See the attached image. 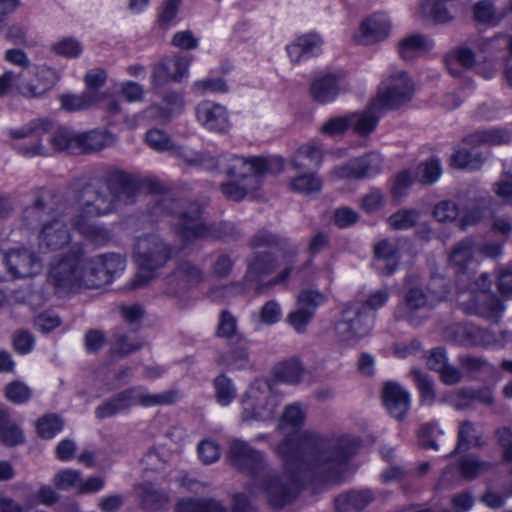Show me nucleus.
Returning <instances> with one entry per match:
<instances>
[{
	"label": "nucleus",
	"mask_w": 512,
	"mask_h": 512,
	"mask_svg": "<svg viewBox=\"0 0 512 512\" xmlns=\"http://www.w3.org/2000/svg\"><path fill=\"white\" fill-rule=\"evenodd\" d=\"M358 444L356 438L344 434L328 437L304 431L287 436L276 447L284 465L281 476L266 472L263 455L241 440L231 442L229 455L237 469L252 476L250 494L264 495L273 506L282 507L293 499L306 475L339 481Z\"/></svg>",
	"instance_id": "f257e3e1"
},
{
	"label": "nucleus",
	"mask_w": 512,
	"mask_h": 512,
	"mask_svg": "<svg viewBox=\"0 0 512 512\" xmlns=\"http://www.w3.org/2000/svg\"><path fill=\"white\" fill-rule=\"evenodd\" d=\"M125 267L126 261L120 254L108 253L86 258L80 253H73L51 266L48 281L59 292L100 288L110 284Z\"/></svg>",
	"instance_id": "f03ea898"
},
{
	"label": "nucleus",
	"mask_w": 512,
	"mask_h": 512,
	"mask_svg": "<svg viewBox=\"0 0 512 512\" xmlns=\"http://www.w3.org/2000/svg\"><path fill=\"white\" fill-rule=\"evenodd\" d=\"M135 188L126 182H114L99 187L87 186L79 196V212L73 219V226L86 239L101 244L110 234L92 218L112 212L120 204L134 202Z\"/></svg>",
	"instance_id": "7ed1b4c3"
},
{
	"label": "nucleus",
	"mask_w": 512,
	"mask_h": 512,
	"mask_svg": "<svg viewBox=\"0 0 512 512\" xmlns=\"http://www.w3.org/2000/svg\"><path fill=\"white\" fill-rule=\"evenodd\" d=\"M170 253V248L157 234L138 237L134 245V257L139 271L131 280V287L141 288L148 284L153 278V271L167 262Z\"/></svg>",
	"instance_id": "20e7f679"
},
{
	"label": "nucleus",
	"mask_w": 512,
	"mask_h": 512,
	"mask_svg": "<svg viewBox=\"0 0 512 512\" xmlns=\"http://www.w3.org/2000/svg\"><path fill=\"white\" fill-rule=\"evenodd\" d=\"M207 154L216 163L210 170L221 167L229 177L240 181L258 183L259 175L266 172L278 173L284 167V160L278 156L245 158L237 155H224L220 159H215L209 153Z\"/></svg>",
	"instance_id": "39448f33"
},
{
	"label": "nucleus",
	"mask_w": 512,
	"mask_h": 512,
	"mask_svg": "<svg viewBox=\"0 0 512 512\" xmlns=\"http://www.w3.org/2000/svg\"><path fill=\"white\" fill-rule=\"evenodd\" d=\"M281 398L266 381H255L241 398V419L244 422H266L274 419Z\"/></svg>",
	"instance_id": "423d86ee"
},
{
	"label": "nucleus",
	"mask_w": 512,
	"mask_h": 512,
	"mask_svg": "<svg viewBox=\"0 0 512 512\" xmlns=\"http://www.w3.org/2000/svg\"><path fill=\"white\" fill-rule=\"evenodd\" d=\"M375 322V312L367 309L365 304H349L335 324L337 341L345 347H354L369 335Z\"/></svg>",
	"instance_id": "0eeeda50"
},
{
	"label": "nucleus",
	"mask_w": 512,
	"mask_h": 512,
	"mask_svg": "<svg viewBox=\"0 0 512 512\" xmlns=\"http://www.w3.org/2000/svg\"><path fill=\"white\" fill-rule=\"evenodd\" d=\"M492 280L487 273L480 275L467 291H461L458 302L467 313L478 314L489 319H498L504 312V305L490 295Z\"/></svg>",
	"instance_id": "6e6552de"
},
{
	"label": "nucleus",
	"mask_w": 512,
	"mask_h": 512,
	"mask_svg": "<svg viewBox=\"0 0 512 512\" xmlns=\"http://www.w3.org/2000/svg\"><path fill=\"white\" fill-rule=\"evenodd\" d=\"M176 399V393L166 391L159 394H151L144 387H136L119 393L109 401L97 407L95 414L99 419L111 417L125 409L140 404L145 407L169 404Z\"/></svg>",
	"instance_id": "1a4fd4ad"
},
{
	"label": "nucleus",
	"mask_w": 512,
	"mask_h": 512,
	"mask_svg": "<svg viewBox=\"0 0 512 512\" xmlns=\"http://www.w3.org/2000/svg\"><path fill=\"white\" fill-rule=\"evenodd\" d=\"M414 83L404 70L390 68L387 77L382 81L378 93L373 98V107L393 108L412 98Z\"/></svg>",
	"instance_id": "9d476101"
},
{
	"label": "nucleus",
	"mask_w": 512,
	"mask_h": 512,
	"mask_svg": "<svg viewBox=\"0 0 512 512\" xmlns=\"http://www.w3.org/2000/svg\"><path fill=\"white\" fill-rule=\"evenodd\" d=\"M41 269V261L28 249L0 250V280L33 277Z\"/></svg>",
	"instance_id": "9b49d317"
},
{
	"label": "nucleus",
	"mask_w": 512,
	"mask_h": 512,
	"mask_svg": "<svg viewBox=\"0 0 512 512\" xmlns=\"http://www.w3.org/2000/svg\"><path fill=\"white\" fill-rule=\"evenodd\" d=\"M147 145L155 151H172L191 166L211 169L216 163L207 152H195L188 148L175 147L169 136L162 130L151 129L146 133Z\"/></svg>",
	"instance_id": "f8f14e48"
},
{
	"label": "nucleus",
	"mask_w": 512,
	"mask_h": 512,
	"mask_svg": "<svg viewBox=\"0 0 512 512\" xmlns=\"http://www.w3.org/2000/svg\"><path fill=\"white\" fill-rule=\"evenodd\" d=\"M410 256V245L403 239H382L374 246V268L382 275H391L405 257Z\"/></svg>",
	"instance_id": "ddd939ff"
},
{
	"label": "nucleus",
	"mask_w": 512,
	"mask_h": 512,
	"mask_svg": "<svg viewBox=\"0 0 512 512\" xmlns=\"http://www.w3.org/2000/svg\"><path fill=\"white\" fill-rule=\"evenodd\" d=\"M21 85H17V92L28 98H38L43 96L58 82L60 75L58 72L47 66H38L29 70H23Z\"/></svg>",
	"instance_id": "4468645a"
},
{
	"label": "nucleus",
	"mask_w": 512,
	"mask_h": 512,
	"mask_svg": "<svg viewBox=\"0 0 512 512\" xmlns=\"http://www.w3.org/2000/svg\"><path fill=\"white\" fill-rule=\"evenodd\" d=\"M383 169V159L376 152L355 158L348 163L335 167L330 176L332 180L362 179L379 174Z\"/></svg>",
	"instance_id": "2eb2a0df"
},
{
	"label": "nucleus",
	"mask_w": 512,
	"mask_h": 512,
	"mask_svg": "<svg viewBox=\"0 0 512 512\" xmlns=\"http://www.w3.org/2000/svg\"><path fill=\"white\" fill-rule=\"evenodd\" d=\"M473 45L484 58L483 63L477 66L478 73L485 79L494 78L498 72L496 59L501 53L506 52L505 33L476 38Z\"/></svg>",
	"instance_id": "dca6fc26"
},
{
	"label": "nucleus",
	"mask_w": 512,
	"mask_h": 512,
	"mask_svg": "<svg viewBox=\"0 0 512 512\" xmlns=\"http://www.w3.org/2000/svg\"><path fill=\"white\" fill-rule=\"evenodd\" d=\"M327 297L316 290H304L297 297V305L288 316L287 321L297 333H303L312 320L317 307L323 305Z\"/></svg>",
	"instance_id": "f3484780"
},
{
	"label": "nucleus",
	"mask_w": 512,
	"mask_h": 512,
	"mask_svg": "<svg viewBox=\"0 0 512 512\" xmlns=\"http://www.w3.org/2000/svg\"><path fill=\"white\" fill-rule=\"evenodd\" d=\"M176 231L186 243L222 237L218 227L206 226L201 221L199 207L193 208L191 212H184L179 216Z\"/></svg>",
	"instance_id": "a211bd4d"
},
{
	"label": "nucleus",
	"mask_w": 512,
	"mask_h": 512,
	"mask_svg": "<svg viewBox=\"0 0 512 512\" xmlns=\"http://www.w3.org/2000/svg\"><path fill=\"white\" fill-rule=\"evenodd\" d=\"M391 29L390 17L384 12H375L361 21L354 39L362 45H373L387 39Z\"/></svg>",
	"instance_id": "6ab92c4d"
},
{
	"label": "nucleus",
	"mask_w": 512,
	"mask_h": 512,
	"mask_svg": "<svg viewBox=\"0 0 512 512\" xmlns=\"http://www.w3.org/2000/svg\"><path fill=\"white\" fill-rule=\"evenodd\" d=\"M71 241L70 230L58 212L44 221L38 235L39 248L42 250H58Z\"/></svg>",
	"instance_id": "aec40b11"
},
{
	"label": "nucleus",
	"mask_w": 512,
	"mask_h": 512,
	"mask_svg": "<svg viewBox=\"0 0 512 512\" xmlns=\"http://www.w3.org/2000/svg\"><path fill=\"white\" fill-rule=\"evenodd\" d=\"M191 58L173 54L164 57L158 64L155 65L152 72V83L159 87L169 81L180 82L189 75V67Z\"/></svg>",
	"instance_id": "412c9836"
},
{
	"label": "nucleus",
	"mask_w": 512,
	"mask_h": 512,
	"mask_svg": "<svg viewBox=\"0 0 512 512\" xmlns=\"http://www.w3.org/2000/svg\"><path fill=\"white\" fill-rule=\"evenodd\" d=\"M427 309L428 299L424 290L419 286H411L403 301L398 304L395 315L412 325H419L425 318Z\"/></svg>",
	"instance_id": "4be33fe9"
},
{
	"label": "nucleus",
	"mask_w": 512,
	"mask_h": 512,
	"mask_svg": "<svg viewBox=\"0 0 512 512\" xmlns=\"http://www.w3.org/2000/svg\"><path fill=\"white\" fill-rule=\"evenodd\" d=\"M195 115L199 124L207 130L222 133L230 127L226 107L213 101H201L195 108Z\"/></svg>",
	"instance_id": "5701e85b"
},
{
	"label": "nucleus",
	"mask_w": 512,
	"mask_h": 512,
	"mask_svg": "<svg viewBox=\"0 0 512 512\" xmlns=\"http://www.w3.org/2000/svg\"><path fill=\"white\" fill-rule=\"evenodd\" d=\"M449 264L454 267L459 274L458 281L469 277V271L478 263L476 240L473 238H465L456 243L449 255Z\"/></svg>",
	"instance_id": "b1692460"
},
{
	"label": "nucleus",
	"mask_w": 512,
	"mask_h": 512,
	"mask_svg": "<svg viewBox=\"0 0 512 512\" xmlns=\"http://www.w3.org/2000/svg\"><path fill=\"white\" fill-rule=\"evenodd\" d=\"M382 398L385 408L396 419L404 418L410 409L411 395L397 382L384 384Z\"/></svg>",
	"instance_id": "393cba45"
},
{
	"label": "nucleus",
	"mask_w": 512,
	"mask_h": 512,
	"mask_svg": "<svg viewBox=\"0 0 512 512\" xmlns=\"http://www.w3.org/2000/svg\"><path fill=\"white\" fill-rule=\"evenodd\" d=\"M202 277L203 273L200 268L188 261L180 262L173 273L168 277V293L177 295L198 285Z\"/></svg>",
	"instance_id": "a878e982"
},
{
	"label": "nucleus",
	"mask_w": 512,
	"mask_h": 512,
	"mask_svg": "<svg viewBox=\"0 0 512 512\" xmlns=\"http://www.w3.org/2000/svg\"><path fill=\"white\" fill-rule=\"evenodd\" d=\"M217 363L229 371L246 370L252 367L249 343L242 337L230 345L227 352L219 353Z\"/></svg>",
	"instance_id": "bb28decb"
},
{
	"label": "nucleus",
	"mask_w": 512,
	"mask_h": 512,
	"mask_svg": "<svg viewBox=\"0 0 512 512\" xmlns=\"http://www.w3.org/2000/svg\"><path fill=\"white\" fill-rule=\"evenodd\" d=\"M322 40L317 34H306L297 37L286 50L290 60L299 63L316 56L321 51Z\"/></svg>",
	"instance_id": "cd10ccee"
},
{
	"label": "nucleus",
	"mask_w": 512,
	"mask_h": 512,
	"mask_svg": "<svg viewBox=\"0 0 512 512\" xmlns=\"http://www.w3.org/2000/svg\"><path fill=\"white\" fill-rule=\"evenodd\" d=\"M99 100L100 93L94 89H86L81 93L66 92L59 96L60 108L68 113L87 111Z\"/></svg>",
	"instance_id": "c85d7f7f"
},
{
	"label": "nucleus",
	"mask_w": 512,
	"mask_h": 512,
	"mask_svg": "<svg viewBox=\"0 0 512 512\" xmlns=\"http://www.w3.org/2000/svg\"><path fill=\"white\" fill-rule=\"evenodd\" d=\"M341 91V79L334 74L318 77L310 84V95L318 103L334 101Z\"/></svg>",
	"instance_id": "c756f323"
},
{
	"label": "nucleus",
	"mask_w": 512,
	"mask_h": 512,
	"mask_svg": "<svg viewBox=\"0 0 512 512\" xmlns=\"http://www.w3.org/2000/svg\"><path fill=\"white\" fill-rule=\"evenodd\" d=\"M433 45V41L422 34H409L398 42V53L404 60H413L426 54Z\"/></svg>",
	"instance_id": "7c9ffc66"
},
{
	"label": "nucleus",
	"mask_w": 512,
	"mask_h": 512,
	"mask_svg": "<svg viewBox=\"0 0 512 512\" xmlns=\"http://www.w3.org/2000/svg\"><path fill=\"white\" fill-rule=\"evenodd\" d=\"M115 142L113 134L106 130H92L89 132L78 133L77 140L73 145L77 148L78 153L98 151L105 147L111 146Z\"/></svg>",
	"instance_id": "2f4dec72"
},
{
	"label": "nucleus",
	"mask_w": 512,
	"mask_h": 512,
	"mask_svg": "<svg viewBox=\"0 0 512 512\" xmlns=\"http://www.w3.org/2000/svg\"><path fill=\"white\" fill-rule=\"evenodd\" d=\"M322 159V149L316 143L308 142L298 147L290 159V164L296 170L319 168Z\"/></svg>",
	"instance_id": "473e14b6"
},
{
	"label": "nucleus",
	"mask_w": 512,
	"mask_h": 512,
	"mask_svg": "<svg viewBox=\"0 0 512 512\" xmlns=\"http://www.w3.org/2000/svg\"><path fill=\"white\" fill-rule=\"evenodd\" d=\"M384 109L380 105L373 107L372 100L365 111L349 114L351 129L360 135L370 134L376 128L380 112Z\"/></svg>",
	"instance_id": "72a5a7b5"
},
{
	"label": "nucleus",
	"mask_w": 512,
	"mask_h": 512,
	"mask_svg": "<svg viewBox=\"0 0 512 512\" xmlns=\"http://www.w3.org/2000/svg\"><path fill=\"white\" fill-rule=\"evenodd\" d=\"M164 108L153 105L146 110L147 117L167 120L183 111L185 100L182 93H169L165 96Z\"/></svg>",
	"instance_id": "f704fd0d"
},
{
	"label": "nucleus",
	"mask_w": 512,
	"mask_h": 512,
	"mask_svg": "<svg viewBox=\"0 0 512 512\" xmlns=\"http://www.w3.org/2000/svg\"><path fill=\"white\" fill-rule=\"evenodd\" d=\"M512 134L510 131L503 128H489L484 130H478L468 135L465 138L467 144H489V145H501L510 142Z\"/></svg>",
	"instance_id": "c9c22d12"
},
{
	"label": "nucleus",
	"mask_w": 512,
	"mask_h": 512,
	"mask_svg": "<svg viewBox=\"0 0 512 512\" xmlns=\"http://www.w3.org/2000/svg\"><path fill=\"white\" fill-rule=\"evenodd\" d=\"M451 403L458 409L465 408L473 402L491 405L494 402L492 391L488 388L479 390L463 389L453 396Z\"/></svg>",
	"instance_id": "e433bc0d"
},
{
	"label": "nucleus",
	"mask_w": 512,
	"mask_h": 512,
	"mask_svg": "<svg viewBox=\"0 0 512 512\" xmlns=\"http://www.w3.org/2000/svg\"><path fill=\"white\" fill-rule=\"evenodd\" d=\"M322 186V179L314 172L301 173L290 180V188L304 196L320 193Z\"/></svg>",
	"instance_id": "4c0bfd02"
},
{
	"label": "nucleus",
	"mask_w": 512,
	"mask_h": 512,
	"mask_svg": "<svg viewBox=\"0 0 512 512\" xmlns=\"http://www.w3.org/2000/svg\"><path fill=\"white\" fill-rule=\"evenodd\" d=\"M489 199H480L470 202L460 215L462 228L476 225L489 215Z\"/></svg>",
	"instance_id": "58836bf2"
},
{
	"label": "nucleus",
	"mask_w": 512,
	"mask_h": 512,
	"mask_svg": "<svg viewBox=\"0 0 512 512\" xmlns=\"http://www.w3.org/2000/svg\"><path fill=\"white\" fill-rule=\"evenodd\" d=\"M176 512H226V509L213 499L183 498L175 507Z\"/></svg>",
	"instance_id": "ea45409f"
},
{
	"label": "nucleus",
	"mask_w": 512,
	"mask_h": 512,
	"mask_svg": "<svg viewBox=\"0 0 512 512\" xmlns=\"http://www.w3.org/2000/svg\"><path fill=\"white\" fill-rule=\"evenodd\" d=\"M483 445L482 430L470 421H463L458 427V450H468L471 447Z\"/></svg>",
	"instance_id": "a19ab883"
},
{
	"label": "nucleus",
	"mask_w": 512,
	"mask_h": 512,
	"mask_svg": "<svg viewBox=\"0 0 512 512\" xmlns=\"http://www.w3.org/2000/svg\"><path fill=\"white\" fill-rule=\"evenodd\" d=\"M53 127L51 121L47 119H34L21 128L8 129V135L11 139L19 140L28 137H41L48 133Z\"/></svg>",
	"instance_id": "79ce46f5"
},
{
	"label": "nucleus",
	"mask_w": 512,
	"mask_h": 512,
	"mask_svg": "<svg viewBox=\"0 0 512 512\" xmlns=\"http://www.w3.org/2000/svg\"><path fill=\"white\" fill-rule=\"evenodd\" d=\"M372 500L373 495L369 490L352 491L339 496L336 499V506L341 511L361 510Z\"/></svg>",
	"instance_id": "37998d69"
},
{
	"label": "nucleus",
	"mask_w": 512,
	"mask_h": 512,
	"mask_svg": "<svg viewBox=\"0 0 512 512\" xmlns=\"http://www.w3.org/2000/svg\"><path fill=\"white\" fill-rule=\"evenodd\" d=\"M0 440L7 446H15L24 441V435L17 425L12 423L6 412L0 407Z\"/></svg>",
	"instance_id": "c03bdc74"
},
{
	"label": "nucleus",
	"mask_w": 512,
	"mask_h": 512,
	"mask_svg": "<svg viewBox=\"0 0 512 512\" xmlns=\"http://www.w3.org/2000/svg\"><path fill=\"white\" fill-rule=\"evenodd\" d=\"M415 174L417 181L431 185L437 182L442 175L441 163L437 158H430L417 167Z\"/></svg>",
	"instance_id": "a18cd8bd"
},
{
	"label": "nucleus",
	"mask_w": 512,
	"mask_h": 512,
	"mask_svg": "<svg viewBox=\"0 0 512 512\" xmlns=\"http://www.w3.org/2000/svg\"><path fill=\"white\" fill-rule=\"evenodd\" d=\"M216 400L221 406L230 405L237 396L233 381L225 375H219L214 380Z\"/></svg>",
	"instance_id": "49530a36"
},
{
	"label": "nucleus",
	"mask_w": 512,
	"mask_h": 512,
	"mask_svg": "<svg viewBox=\"0 0 512 512\" xmlns=\"http://www.w3.org/2000/svg\"><path fill=\"white\" fill-rule=\"evenodd\" d=\"M475 54L468 47H459L453 50L446 59V65L452 75H459V71L455 69L454 64H459L463 68H471L475 64Z\"/></svg>",
	"instance_id": "de8ad7c7"
},
{
	"label": "nucleus",
	"mask_w": 512,
	"mask_h": 512,
	"mask_svg": "<svg viewBox=\"0 0 512 512\" xmlns=\"http://www.w3.org/2000/svg\"><path fill=\"white\" fill-rule=\"evenodd\" d=\"M275 269V260L269 254L257 256L248 265L246 277L250 280H256L263 276L269 275Z\"/></svg>",
	"instance_id": "09e8293b"
},
{
	"label": "nucleus",
	"mask_w": 512,
	"mask_h": 512,
	"mask_svg": "<svg viewBox=\"0 0 512 512\" xmlns=\"http://www.w3.org/2000/svg\"><path fill=\"white\" fill-rule=\"evenodd\" d=\"M257 187L258 183L234 179L222 184L221 192L228 199L239 201L243 199L248 192L255 190Z\"/></svg>",
	"instance_id": "8fccbe9b"
},
{
	"label": "nucleus",
	"mask_w": 512,
	"mask_h": 512,
	"mask_svg": "<svg viewBox=\"0 0 512 512\" xmlns=\"http://www.w3.org/2000/svg\"><path fill=\"white\" fill-rule=\"evenodd\" d=\"M78 133H75L67 128L57 129L50 138V143L56 151H68L77 154V148L73 145L74 140H77Z\"/></svg>",
	"instance_id": "3c124183"
},
{
	"label": "nucleus",
	"mask_w": 512,
	"mask_h": 512,
	"mask_svg": "<svg viewBox=\"0 0 512 512\" xmlns=\"http://www.w3.org/2000/svg\"><path fill=\"white\" fill-rule=\"evenodd\" d=\"M411 374L419 389L421 403L431 406L434 403L436 396L432 380L419 369H413Z\"/></svg>",
	"instance_id": "603ef678"
},
{
	"label": "nucleus",
	"mask_w": 512,
	"mask_h": 512,
	"mask_svg": "<svg viewBox=\"0 0 512 512\" xmlns=\"http://www.w3.org/2000/svg\"><path fill=\"white\" fill-rule=\"evenodd\" d=\"M254 321L263 325H273L282 318V309L280 304L275 300L266 302L258 313L252 315Z\"/></svg>",
	"instance_id": "864d4df0"
},
{
	"label": "nucleus",
	"mask_w": 512,
	"mask_h": 512,
	"mask_svg": "<svg viewBox=\"0 0 512 512\" xmlns=\"http://www.w3.org/2000/svg\"><path fill=\"white\" fill-rule=\"evenodd\" d=\"M304 373L301 363L296 359L283 362L276 367V375L279 379L295 384L300 382Z\"/></svg>",
	"instance_id": "5fc2aeb1"
},
{
	"label": "nucleus",
	"mask_w": 512,
	"mask_h": 512,
	"mask_svg": "<svg viewBox=\"0 0 512 512\" xmlns=\"http://www.w3.org/2000/svg\"><path fill=\"white\" fill-rule=\"evenodd\" d=\"M136 494L146 508L155 509L167 501L166 495L158 492L151 484H141L136 487Z\"/></svg>",
	"instance_id": "6e6d98bb"
},
{
	"label": "nucleus",
	"mask_w": 512,
	"mask_h": 512,
	"mask_svg": "<svg viewBox=\"0 0 512 512\" xmlns=\"http://www.w3.org/2000/svg\"><path fill=\"white\" fill-rule=\"evenodd\" d=\"M55 211L45 207L42 200H37L32 206L26 207L23 211V221L27 226H34L39 221L49 219Z\"/></svg>",
	"instance_id": "4d7b16f0"
},
{
	"label": "nucleus",
	"mask_w": 512,
	"mask_h": 512,
	"mask_svg": "<svg viewBox=\"0 0 512 512\" xmlns=\"http://www.w3.org/2000/svg\"><path fill=\"white\" fill-rule=\"evenodd\" d=\"M180 0H166L158 14V24L164 30L175 26L178 22Z\"/></svg>",
	"instance_id": "13d9d810"
},
{
	"label": "nucleus",
	"mask_w": 512,
	"mask_h": 512,
	"mask_svg": "<svg viewBox=\"0 0 512 512\" xmlns=\"http://www.w3.org/2000/svg\"><path fill=\"white\" fill-rule=\"evenodd\" d=\"M38 434L45 439L55 437L63 429L62 420L54 415L49 414L40 418L36 424Z\"/></svg>",
	"instance_id": "bf43d9fd"
},
{
	"label": "nucleus",
	"mask_w": 512,
	"mask_h": 512,
	"mask_svg": "<svg viewBox=\"0 0 512 512\" xmlns=\"http://www.w3.org/2000/svg\"><path fill=\"white\" fill-rule=\"evenodd\" d=\"M52 51L62 57L76 58L81 55L83 47L77 39L67 37L54 42Z\"/></svg>",
	"instance_id": "052dcab7"
},
{
	"label": "nucleus",
	"mask_w": 512,
	"mask_h": 512,
	"mask_svg": "<svg viewBox=\"0 0 512 512\" xmlns=\"http://www.w3.org/2000/svg\"><path fill=\"white\" fill-rule=\"evenodd\" d=\"M81 473L73 469H62L53 477V484L59 490L75 489L78 491Z\"/></svg>",
	"instance_id": "680f3d73"
},
{
	"label": "nucleus",
	"mask_w": 512,
	"mask_h": 512,
	"mask_svg": "<svg viewBox=\"0 0 512 512\" xmlns=\"http://www.w3.org/2000/svg\"><path fill=\"white\" fill-rule=\"evenodd\" d=\"M32 391L28 385L21 381H13L5 387V397L15 404H23L30 400Z\"/></svg>",
	"instance_id": "e2e57ef3"
},
{
	"label": "nucleus",
	"mask_w": 512,
	"mask_h": 512,
	"mask_svg": "<svg viewBox=\"0 0 512 512\" xmlns=\"http://www.w3.org/2000/svg\"><path fill=\"white\" fill-rule=\"evenodd\" d=\"M306 409L299 403H292L285 407L282 415V425L293 428L301 427L306 420Z\"/></svg>",
	"instance_id": "0e129e2a"
},
{
	"label": "nucleus",
	"mask_w": 512,
	"mask_h": 512,
	"mask_svg": "<svg viewBox=\"0 0 512 512\" xmlns=\"http://www.w3.org/2000/svg\"><path fill=\"white\" fill-rule=\"evenodd\" d=\"M115 92L127 102H138L144 98V88L133 81H124L116 85Z\"/></svg>",
	"instance_id": "69168bd1"
},
{
	"label": "nucleus",
	"mask_w": 512,
	"mask_h": 512,
	"mask_svg": "<svg viewBox=\"0 0 512 512\" xmlns=\"http://www.w3.org/2000/svg\"><path fill=\"white\" fill-rule=\"evenodd\" d=\"M419 218V214L415 210H400L388 219L389 225L397 230H405L414 226Z\"/></svg>",
	"instance_id": "338daca9"
},
{
	"label": "nucleus",
	"mask_w": 512,
	"mask_h": 512,
	"mask_svg": "<svg viewBox=\"0 0 512 512\" xmlns=\"http://www.w3.org/2000/svg\"><path fill=\"white\" fill-rule=\"evenodd\" d=\"M494 193L505 203L512 204V172L504 171L498 181L493 184Z\"/></svg>",
	"instance_id": "774afa93"
}]
</instances>
